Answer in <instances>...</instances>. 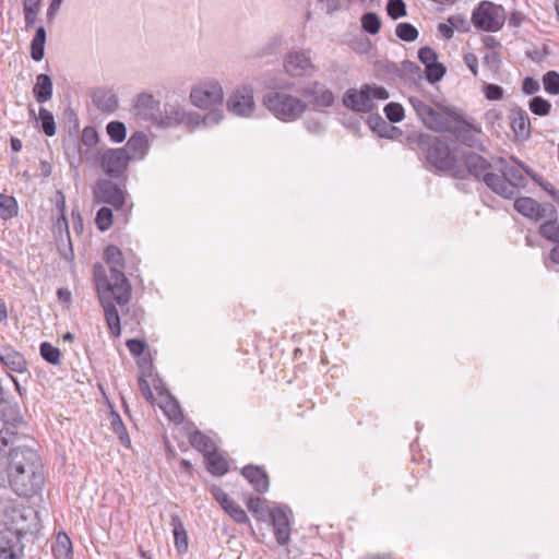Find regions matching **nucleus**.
Instances as JSON below:
<instances>
[{
  "instance_id": "nucleus-1",
  "label": "nucleus",
  "mask_w": 559,
  "mask_h": 559,
  "mask_svg": "<svg viewBox=\"0 0 559 559\" xmlns=\"http://www.w3.org/2000/svg\"><path fill=\"white\" fill-rule=\"evenodd\" d=\"M0 460V487L9 485L24 498H32L43 490L45 466L39 453L31 445L16 444Z\"/></svg>"
},
{
  "instance_id": "nucleus-2",
  "label": "nucleus",
  "mask_w": 559,
  "mask_h": 559,
  "mask_svg": "<svg viewBox=\"0 0 559 559\" xmlns=\"http://www.w3.org/2000/svg\"><path fill=\"white\" fill-rule=\"evenodd\" d=\"M104 261L109 266L110 277L105 267L96 263L94 265V278L96 289L110 290L117 294L116 301L119 306L128 305L131 299L132 287L124 275V255L119 247L109 245L104 250Z\"/></svg>"
},
{
  "instance_id": "nucleus-3",
  "label": "nucleus",
  "mask_w": 559,
  "mask_h": 559,
  "mask_svg": "<svg viewBox=\"0 0 559 559\" xmlns=\"http://www.w3.org/2000/svg\"><path fill=\"white\" fill-rule=\"evenodd\" d=\"M407 140L411 148L424 158L429 167L453 176L459 158L444 140L427 133L411 135Z\"/></svg>"
},
{
  "instance_id": "nucleus-4",
  "label": "nucleus",
  "mask_w": 559,
  "mask_h": 559,
  "mask_svg": "<svg viewBox=\"0 0 559 559\" xmlns=\"http://www.w3.org/2000/svg\"><path fill=\"white\" fill-rule=\"evenodd\" d=\"M461 159L463 164H460L457 160L453 178L467 179L473 177L478 181H483L490 190L497 189V185L493 183V181H497V178L492 171V165L484 156L476 152L467 151L462 153Z\"/></svg>"
},
{
  "instance_id": "nucleus-5",
  "label": "nucleus",
  "mask_w": 559,
  "mask_h": 559,
  "mask_svg": "<svg viewBox=\"0 0 559 559\" xmlns=\"http://www.w3.org/2000/svg\"><path fill=\"white\" fill-rule=\"evenodd\" d=\"M408 102L421 122L435 132L445 133L459 114L454 108L441 104L432 107L417 97H409Z\"/></svg>"
},
{
  "instance_id": "nucleus-6",
  "label": "nucleus",
  "mask_w": 559,
  "mask_h": 559,
  "mask_svg": "<svg viewBox=\"0 0 559 559\" xmlns=\"http://www.w3.org/2000/svg\"><path fill=\"white\" fill-rule=\"evenodd\" d=\"M263 105L282 121L297 120L308 107L304 100L282 92L265 94Z\"/></svg>"
},
{
  "instance_id": "nucleus-7",
  "label": "nucleus",
  "mask_w": 559,
  "mask_h": 559,
  "mask_svg": "<svg viewBox=\"0 0 559 559\" xmlns=\"http://www.w3.org/2000/svg\"><path fill=\"white\" fill-rule=\"evenodd\" d=\"M389 97V92L383 86L364 84L360 90H347L343 96V104L355 112L367 114L376 108L373 99L385 100Z\"/></svg>"
},
{
  "instance_id": "nucleus-8",
  "label": "nucleus",
  "mask_w": 559,
  "mask_h": 559,
  "mask_svg": "<svg viewBox=\"0 0 559 559\" xmlns=\"http://www.w3.org/2000/svg\"><path fill=\"white\" fill-rule=\"evenodd\" d=\"M0 420L2 421L0 444L5 447L14 445L22 435L20 430L26 427L19 405L3 397L2 402H0Z\"/></svg>"
},
{
  "instance_id": "nucleus-9",
  "label": "nucleus",
  "mask_w": 559,
  "mask_h": 559,
  "mask_svg": "<svg viewBox=\"0 0 559 559\" xmlns=\"http://www.w3.org/2000/svg\"><path fill=\"white\" fill-rule=\"evenodd\" d=\"M445 133L451 134L459 143L479 151H485V146L478 135L483 133L481 127L474 123L473 118H465L457 114Z\"/></svg>"
},
{
  "instance_id": "nucleus-10",
  "label": "nucleus",
  "mask_w": 559,
  "mask_h": 559,
  "mask_svg": "<svg viewBox=\"0 0 559 559\" xmlns=\"http://www.w3.org/2000/svg\"><path fill=\"white\" fill-rule=\"evenodd\" d=\"M504 20V9L489 1H481L472 14L474 26L485 32L499 31L503 26Z\"/></svg>"
},
{
  "instance_id": "nucleus-11",
  "label": "nucleus",
  "mask_w": 559,
  "mask_h": 559,
  "mask_svg": "<svg viewBox=\"0 0 559 559\" xmlns=\"http://www.w3.org/2000/svg\"><path fill=\"white\" fill-rule=\"evenodd\" d=\"M497 185L496 190H491L496 194L504 198L512 199L520 188H525L528 183L527 178L522 173L521 167L506 165L501 169V174H496Z\"/></svg>"
},
{
  "instance_id": "nucleus-12",
  "label": "nucleus",
  "mask_w": 559,
  "mask_h": 559,
  "mask_svg": "<svg viewBox=\"0 0 559 559\" xmlns=\"http://www.w3.org/2000/svg\"><path fill=\"white\" fill-rule=\"evenodd\" d=\"M130 155L126 154V150L108 148L99 157V164L104 173L114 179H120L124 176Z\"/></svg>"
},
{
  "instance_id": "nucleus-13",
  "label": "nucleus",
  "mask_w": 559,
  "mask_h": 559,
  "mask_svg": "<svg viewBox=\"0 0 559 559\" xmlns=\"http://www.w3.org/2000/svg\"><path fill=\"white\" fill-rule=\"evenodd\" d=\"M190 99L194 106L207 109L222 104L224 99L223 88L217 82L203 83L192 88Z\"/></svg>"
},
{
  "instance_id": "nucleus-14",
  "label": "nucleus",
  "mask_w": 559,
  "mask_h": 559,
  "mask_svg": "<svg viewBox=\"0 0 559 559\" xmlns=\"http://www.w3.org/2000/svg\"><path fill=\"white\" fill-rule=\"evenodd\" d=\"M514 209L523 216L536 222L544 218H551L557 215V210L551 203H539L530 197H520L515 199Z\"/></svg>"
},
{
  "instance_id": "nucleus-15",
  "label": "nucleus",
  "mask_w": 559,
  "mask_h": 559,
  "mask_svg": "<svg viewBox=\"0 0 559 559\" xmlns=\"http://www.w3.org/2000/svg\"><path fill=\"white\" fill-rule=\"evenodd\" d=\"M23 534L20 531L4 528L0 531V559H23Z\"/></svg>"
},
{
  "instance_id": "nucleus-16",
  "label": "nucleus",
  "mask_w": 559,
  "mask_h": 559,
  "mask_svg": "<svg viewBox=\"0 0 559 559\" xmlns=\"http://www.w3.org/2000/svg\"><path fill=\"white\" fill-rule=\"evenodd\" d=\"M227 109L234 115L249 117L254 110L253 90L248 85L237 88L227 99Z\"/></svg>"
},
{
  "instance_id": "nucleus-17",
  "label": "nucleus",
  "mask_w": 559,
  "mask_h": 559,
  "mask_svg": "<svg viewBox=\"0 0 559 559\" xmlns=\"http://www.w3.org/2000/svg\"><path fill=\"white\" fill-rule=\"evenodd\" d=\"M418 59L425 66V76L430 84H436L442 80L447 73V68L438 61V53L430 47H421L418 50Z\"/></svg>"
},
{
  "instance_id": "nucleus-18",
  "label": "nucleus",
  "mask_w": 559,
  "mask_h": 559,
  "mask_svg": "<svg viewBox=\"0 0 559 559\" xmlns=\"http://www.w3.org/2000/svg\"><path fill=\"white\" fill-rule=\"evenodd\" d=\"M100 305L105 312L106 323L112 336L118 337L121 334L120 317L115 306L116 296L114 292L97 289Z\"/></svg>"
},
{
  "instance_id": "nucleus-19",
  "label": "nucleus",
  "mask_w": 559,
  "mask_h": 559,
  "mask_svg": "<svg viewBox=\"0 0 559 559\" xmlns=\"http://www.w3.org/2000/svg\"><path fill=\"white\" fill-rule=\"evenodd\" d=\"M299 94L309 99L314 107H331L334 104V94L320 82H311L299 90Z\"/></svg>"
},
{
  "instance_id": "nucleus-20",
  "label": "nucleus",
  "mask_w": 559,
  "mask_h": 559,
  "mask_svg": "<svg viewBox=\"0 0 559 559\" xmlns=\"http://www.w3.org/2000/svg\"><path fill=\"white\" fill-rule=\"evenodd\" d=\"M95 197L115 209H120L124 204L123 191L111 180H98L95 190Z\"/></svg>"
},
{
  "instance_id": "nucleus-21",
  "label": "nucleus",
  "mask_w": 559,
  "mask_h": 559,
  "mask_svg": "<svg viewBox=\"0 0 559 559\" xmlns=\"http://www.w3.org/2000/svg\"><path fill=\"white\" fill-rule=\"evenodd\" d=\"M134 109L139 117L157 126L162 109L160 103L153 95L146 93L139 94L134 103Z\"/></svg>"
},
{
  "instance_id": "nucleus-22",
  "label": "nucleus",
  "mask_w": 559,
  "mask_h": 559,
  "mask_svg": "<svg viewBox=\"0 0 559 559\" xmlns=\"http://www.w3.org/2000/svg\"><path fill=\"white\" fill-rule=\"evenodd\" d=\"M284 68L288 75L298 78L306 74L308 69H313L309 51L289 52L284 60Z\"/></svg>"
},
{
  "instance_id": "nucleus-23",
  "label": "nucleus",
  "mask_w": 559,
  "mask_h": 559,
  "mask_svg": "<svg viewBox=\"0 0 559 559\" xmlns=\"http://www.w3.org/2000/svg\"><path fill=\"white\" fill-rule=\"evenodd\" d=\"M0 364L17 373H24L28 370V364L24 355L10 344H3L0 347Z\"/></svg>"
},
{
  "instance_id": "nucleus-24",
  "label": "nucleus",
  "mask_w": 559,
  "mask_h": 559,
  "mask_svg": "<svg viewBox=\"0 0 559 559\" xmlns=\"http://www.w3.org/2000/svg\"><path fill=\"white\" fill-rule=\"evenodd\" d=\"M240 473L258 493L262 495L269 490L270 477L263 466L248 464Z\"/></svg>"
},
{
  "instance_id": "nucleus-25",
  "label": "nucleus",
  "mask_w": 559,
  "mask_h": 559,
  "mask_svg": "<svg viewBox=\"0 0 559 559\" xmlns=\"http://www.w3.org/2000/svg\"><path fill=\"white\" fill-rule=\"evenodd\" d=\"M274 535L280 545H286L289 540V520L282 508H274L270 511Z\"/></svg>"
},
{
  "instance_id": "nucleus-26",
  "label": "nucleus",
  "mask_w": 559,
  "mask_h": 559,
  "mask_svg": "<svg viewBox=\"0 0 559 559\" xmlns=\"http://www.w3.org/2000/svg\"><path fill=\"white\" fill-rule=\"evenodd\" d=\"M510 126L516 139L527 140L531 135V121L527 112L515 108L510 115Z\"/></svg>"
},
{
  "instance_id": "nucleus-27",
  "label": "nucleus",
  "mask_w": 559,
  "mask_h": 559,
  "mask_svg": "<svg viewBox=\"0 0 559 559\" xmlns=\"http://www.w3.org/2000/svg\"><path fill=\"white\" fill-rule=\"evenodd\" d=\"M186 111L179 105L166 104L160 111V119L157 121V127L173 128L185 121Z\"/></svg>"
},
{
  "instance_id": "nucleus-28",
  "label": "nucleus",
  "mask_w": 559,
  "mask_h": 559,
  "mask_svg": "<svg viewBox=\"0 0 559 559\" xmlns=\"http://www.w3.org/2000/svg\"><path fill=\"white\" fill-rule=\"evenodd\" d=\"M122 150H126V154L130 155V159H141L147 152L148 142L146 135L141 132H134L126 143Z\"/></svg>"
},
{
  "instance_id": "nucleus-29",
  "label": "nucleus",
  "mask_w": 559,
  "mask_h": 559,
  "mask_svg": "<svg viewBox=\"0 0 559 559\" xmlns=\"http://www.w3.org/2000/svg\"><path fill=\"white\" fill-rule=\"evenodd\" d=\"M94 105L104 112H114L118 108V98L111 92L104 88H97L92 94Z\"/></svg>"
},
{
  "instance_id": "nucleus-30",
  "label": "nucleus",
  "mask_w": 559,
  "mask_h": 559,
  "mask_svg": "<svg viewBox=\"0 0 559 559\" xmlns=\"http://www.w3.org/2000/svg\"><path fill=\"white\" fill-rule=\"evenodd\" d=\"M53 92L52 80L48 74L40 73L36 76V83L33 87L35 99L43 104L51 99Z\"/></svg>"
},
{
  "instance_id": "nucleus-31",
  "label": "nucleus",
  "mask_w": 559,
  "mask_h": 559,
  "mask_svg": "<svg viewBox=\"0 0 559 559\" xmlns=\"http://www.w3.org/2000/svg\"><path fill=\"white\" fill-rule=\"evenodd\" d=\"M205 466L209 473L213 476H223L229 469V464L227 460L219 454L216 450H212L206 452L204 455Z\"/></svg>"
},
{
  "instance_id": "nucleus-32",
  "label": "nucleus",
  "mask_w": 559,
  "mask_h": 559,
  "mask_svg": "<svg viewBox=\"0 0 559 559\" xmlns=\"http://www.w3.org/2000/svg\"><path fill=\"white\" fill-rule=\"evenodd\" d=\"M170 525L175 537V546L179 554L188 550V535L181 518L178 514H171Z\"/></svg>"
},
{
  "instance_id": "nucleus-33",
  "label": "nucleus",
  "mask_w": 559,
  "mask_h": 559,
  "mask_svg": "<svg viewBox=\"0 0 559 559\" xmlns=\"http://www.w3.org/2000/svg\"><path fill=\"white\" fill-rule=\"evenodd\" d=\"M51 550L56 559H71L73 550L69 536L63 532L58 533Z\"/></svg>"
},
{
  "instance_id": "nucleus-34",
  "label": "nucleus",
  "mask_w": 559,
  "mask_h": 559,
  "mask_svg": "<svg viewBox=\"0 0 559 559\" xmlns=\"http://www.w3.org/2000/svg\"><path fill=\"white\" fill-rule=\"evenodd\" d=\"M53 233L55 234H59L60 238L63 237V233H64L66 238H67L68 243H69V248H68V250H62L60 245H58L60 253H61V255L64 259L73 258V250H72V245H71V240H70V233H69V224H68V219H67L66 214L61 213L59 215V217L57 218V221H56V223L53 225Z\"/></svg>"
},
{
  "instance_id": "nucleus-35",
  "label": "nucleus",
  "mask_w": 559,
  "mask_h": 559,
  "mask_svg": "<svg viewBox=\"0 0 559 559\" xmlns=\"http://www.w3.org/2000/svg\"><path fill=\"white\" fill-rule=\"evenodd\" d=\"M46 29L39 26L31 41V57L34 61H41L45 56Z\"/></svg>"
},
{
  "instance_id": "nucleus-36",
  "label": "nucleus",
  "mask_w": 559,
  "mask_h": 559,
  "mask_svg": "<svg viewBox=\"0 0 559 559\" xmlns=\"http://www.w3.org/2000/svg\"><path fill=\"white\" fill-rule=\"evenodd\" d=\"M110 426L111 430L118 436V439L121 444H123L126 448H131V439L129 437L128 430L120 417V415L112 411L110 413Z\"/></svg>"
},
{
  "instance_id": "nucleus-37",
  "label": "nucleus",
  "mask_w": 559,
  "mask_h": 559,
  "mask_svg": "<svg viewBox=\"0 0 559 559\" xmlns=\"http://www.w3.org/2000/svg\"><path fill=\"white\" fill-rule=\"evenodd\" d=\"M538 234L546 240L559 243V221L557 215L548 218L538 228Z\"/></svg>"
},
{
  "instance_id": "nucleus-38",
  "label": "nucleus",
  "mask_w": 559,
  "mask_h": 559,
  "mask_svg": "<svg viewBox=\"0 0 559 559\" xmlns=\"http://www.w3.org/2000/svg\"><path fill=\"white\" fill-rule=\"evenodd\" d=\"M368 124L379 136L392 139L389 131H399L394 126L389 124L380 115H371Z\"/></svg>"
},
{
  "instance_id": "nucleus-39",
  "label": "nucleus",
  "mask_w": 559,
  "mask_h": 559,
  "mask_svg": "<svg viewBox=\"0 0 559 559\" xmlns=\"http://www.w3.org/2000/svg\"><path fill=\"white\" fill-rule=\"evenodd\" d=\"M39 354L41 358L50 365L59 366L62 360L61 350L51 345L49 342H43L39 345Z\"/></svg>"
},
{
  "instance_id": "nucleus-40",
  "label": "nucleus",
  "mask_w": 559,
  "mask_h": 559,
  "mask_svg": "<svg viewBox=\"0 0 559 559\" xmlns=\"http://www.w3.org/2000/svg\"><path fill=\"white\" fill-rule=\"evenodd\" d=\"M0 216L3 219H10L17 215L19 206L14 197L0 193Z\"/></svg>"
},
{
  "instance_id": "nucleus-41",
  "label": "nucleus",
  "mask_w": 559,
  "mask_h": 559,
  "mask_svg": "<svg viewBox=\"0 0 559 559\" xmlns=\"http://www.w3.org/2000/svg\"><path fill=\"white\" fill-rule=\"evenodd\" d=\"M189 442L195 450L204 454L210 452L209 449L214 445L212 439L200 430H194L189 435Z\"/></svg>"
},
{
  "instance_id": "nucleus-42",
  "label": "nucleus",
  "mask_w": 559,
  "mask_h": 559,
  "mask_svg": "<svg viewBox=\"0 0 559 559\" xmlns=\"http://www.w3.org/2000/svg\"><path fill=\"white\" fill-rule=\"evenodd\" d=\"M38 120L41 124V130L47 136L56 134V122L53 115L45 107L39 108Z\"/></svg>"
},
{
  "instance_id": "nucleus-43",
  "label": "nucleus",
  "mask_w": 559,
  "mask_h": 559,
  "mask_svg": "<svg viewBox=\"0 0 559 559\" xmlns=\"http://www.w3.org/2000/svg\"><path fill=\"white\" fill-rule=\"evenodd\" d=\"M396 36L406 43L415 41L418 38V29L408 22L399 23L395 27Z\"/></svg>"
},
{
  "instance_id": "nucleus-44",
  "label": "nucleus",
  "mask_w": 559,
  "mask_h": 559,
  "mask_svg": "<svg viewBox=\"0 0 559 559\" xmlns=\"http://www.w3.org/2000/svg\"><path fill=\"white\" fill-rule=\"evenodd\" d=\"M528 108L534 115L545 117L550 114L551 104L542 96H534L528 102Z\"/></svg>"
},
{
  "instance_id": "nucleus-45",
  "label": "nucleus",
  "mask_w": 559,
  "mask_h": 559,
  "mask_svg": "<svg viewBox=\"0 0 559 559\" xmlns=\"http://www.w3.org/2000/svg\"><path fill=\"white\" fill-rule=\"evenodd\" d=\"M361 27L368 34H378L381 27V20L379 15L374 12L365 13L361 16Z\"/></svg>"
},
{
  "instance_id": "nucleus-46",
  "label": "nucleus",
  "mask_w": 559,
  "mask_h": 559,
  "mask_svg": "<svg viewBox=\"0 0 559 559\" xmlns=\"http://www.w3.org/2000/svg\"><path fill=\"white\" fill-rule=\"evenodd\" d=\"M106 131L110 140L116 143L123 142L127 136V128L124 123L118 120L110 121L106 127Z\"/></svg>"
},
{
  "instance_id": "nucleus-47",
  "label": "nucleus",
  "mask_w": 559,
  "mask_h": 559,
  "mask_svg": "<svg viewBox=\"0 0 559 559\" xmlns=\"http://www.w3.org/2000/svg\"><path fill=\"white\" fill-rule=\"evenodd\" d=\"M237 524H249V518L246 511L237 504L234 500H231L224 509H223Z\"/></svg>"
},
{
  "instance_id": "nucleus-48",
  "label": "nucleus",
  "mask_w": 559,
  "mask_h": 559,
  "mask_svg": "<svg viewBox=\"0 0 559 559\" xmlns=\"http://www.w3.org/2000/svg\"><path fill=\"white\" fill-rule=\"evenodd\" d=\"M265 503L266 499L260 497H249L246 501L248 510L255 516L258 521L265 519Z\"/></svg>"
},
{
  "instance_id": "nucleus-49",
  "label": "nucleus",
  "mask_w": 559,
  "mask_h": 559,
  "mask_svg": "<svg viewBox=\"0 0 559 559\" xmlns=\"http://www.w3.org/2000/svg\"><path fill=\"white\" fill-rule=\"evenodd\" d=\"M544 90L551 95L559 94V73L557 71H548L543 75Z\"/></svg>"
},
{
  "instance_id": "nucleus-50",
  "label": "nucleus",
  "mask_w": 559,
  "mask_h": 559,
  "mask_svg": "<svg viewBox=\"0 0 559 559\" xmlns=\"http://www.w3.org/2000/svg\"><path fill=\"white\" fill-rule=\"evenodd\" d=\"M112 218H114L112 211L109 207H107V206L100 207L97 211L96 218H95L97 228L100 231H105V230L109 229L110 226L112 225Z\"/></svg>"
},
{
  "instance_id": "nucleus-51",
  "label": "nucleus",
  "mask_w": 559,
  "mask_h": 559,
  "mask_svg": "<svg viewBox=\"0 0 559 559\" xmlns=\"http://www.w3.org/2000/svg\"><path fill=\"white\" fill-rule=\"evenodd\" d=\"M386 12L392 20H399L407 15L406 4L403 0H388Z\"/></svg>"
},
{
  "instance_id": "nucleus-52",
  "label": "nucleus",
  "mask_w": 559,
  "mask_h": 559,
  "mask_svg": "<svg viewBox=\"0 0 559 559\" xmlns=\"http://www.w3.org/2000/svg\"><path fill=\"white\" fill-rule=\"evenodd\" d=\"M384 114L390 122L396 123L404 119V108L401 104L391 102L385 105Z\"/></svg>"
},
{
  "instance_id": "nucleus-53",
  "label": "nucleus",
  "mask_w": 559,
  "mask_h": 559,
  "mask_svg": "<svg viewBox=\"0 0 559 559\" xmlns=\"http://www.w3.org/2000/svg\"><path fill=\"white\" fill-rule=\"evenodd\" d=\"M140 371L139 378H152L154 372V365L151 354H146L138 360Z\"/></svg>"
},
{
  "instance_id": "nucleus-54",
  "label": "nucleus",
  "mask_w": 559,
  "mask_h": 559,
  "mask_svg": "<svg viewBox=\"0 0 559 559\" xmlns=\"http://www.w3.org/2000/svg\"><path fill=\"white\" fill-rule=\"evenodd\" d=\"M483 62L491 72L498 73L502 61L499 52L490 50L485 53Z\"/></svg>"
},
{
  "instance_id": "nucleus-55",
  "label": "nucleus",
  "mask_w": 559,
  "mask_h": 559,
  "mask_svg": "<svg viewBox=\"0 0 559 559\" xmlns=\"http://www.w3.org/2000/svg\"><path fill=\"white\" fill-rule=\"evenodd\" d=\"M126 346L128 347L131 355L140 358V357L144 356V352H145V348L147 345L143 340L130 338V340H127Z\"/></svg>"
},
{
  "instance_id": "nucleus-56",
  "label": "nucleus",
  "mask_w": 559,
  "mask_h": 559,
  "mask_svg": "<svg viewBox=\"0 0 559 559\" xmlns=\"http://www.w3.org/2000/svg\"><path fill=\"white\" fill-rule=\"evenodd\" d=\"M81 142L87 146L92 147L98 142V133L94 127H85L82 131Z\"/></svg>"
},
{
  "instance_id": "nucleus-57",
  "label": "nucleus",
  "mask_w": 559,
  "mask_h": 559,
  "mask_svg": "<svg viewBox=\"0 0 559 559\" xmlns=\"http://www.w3.org/2000/svg\"><path fill=\"white\" fill-rule=\"evenodd\" d=\"M448 23L452 25L453 31L456 29L459 32H468L469 31V22L462 14L451 15L448 19Z\"/></svg>"
},
{
  "instance_id": "nucleus-58",
  "label": "nucleus",
  "mask_w": 559,
  "mask_h": 559,
  "mask_svg": "<svg viewBox=\"0 0 559 559\" xmlns=\"http://www.w3.org/2000/svg\"><path fill=\"white\" fill-rule=\"evenodd\" d=\"M210 492L214 497V499L219 503L222 509H224L230 501L228 495L218 486L213 485L210 488Z\"/></svg>"
},
{
  "instance_id": "nucleus-59",
  "label": "nucleus",
  "mask_w": 559,
  "mask_h": 559,
  "mask_svg": "<svg viewBox=\"0 0 559 559\" xmlns=\"http://www.w3.org/2000/svg\"><path fill=\"white\" fill-rule=\"evenodd\" d=\"M484 93L489 100H499L503 97V88L497 84L485 85Z\"/></svg>"
},
{
  "instance_id": "nucleus-60",
  "label": "nucleus",
  "mask_w": 559,
  "mask_h": 559,
  "mask_svg": "<svg viewBox=\"0 0 559 559\" xmlns=\"http://www.w3.org/2000/svg\"><path fill=\"white\" fill-rule=\"evenodd\" d=\"M540 88L539 82L532 76H527L523 80L522 91L526 95H534Z\"/></svg>"
},
{
  "instance_id": "nucleus-61",
  "label": "nucleus",
  "mask_w": 559,
  "mask_h": 559,
  "mask_svg": "<svg viewBox=\"0 0 559 559\" xmlns=\"http://www.w3.org/2000/svg\"><path fill=\"white\" fill-rule=\"evenodd\" d=\"M148 378H139L138 379V384H139V389L142 393V395L144 396V399L153 404L154 401H155V397H154V394L151 390V386H150V383L147 381Z\"/></svg>"
},
{
  "instance_id": "nucleus-62",
  "label": "nucleus",
  "mask_w": 559,
  "mask_h": 559,
  "mask_svg": "<svg viewBox=\"0 0 559 559\" xmlns=\"http://www.w3.org/2000/svg\"><path fill=\"white\" fill-rule=\"evenodd\" d=\"M222 119L223 114L221 110H211L202 117V124H204L205 127L214 126L219 123Z\"/></svg>"
},
{
  "instance_id": "nucleus-63",
  "label": "nucleus",
  "mask_w": 559,
  "mask_h": 559,
  "mask_svg": "<svg viewBox=\"0 0 559 559\" xmlns=\"http://www.w3.org/2000/svg\"><path fill=\"white\" fill-rule=\"evenodd\" d=\"M402 70L406 73H409L411 75H413V78H418V79H421L423 78V70L421 68L415 63L414 61H411V60H404L402 62Z\"/></svg>"
},
{
  "instance_id": "nucleus-64",
  "label": "nucleus",
  "mask_w": 559,
  "mask_h": 559,
  "mask_svg": "<svg viewBox=\"0 0 559 559\" xmlns=\"http://www.w3.org/2000/svg\"><path fill=\"white\" fill-rule=\"evenodd\" d=\"M164 412L169 417V419H171V420L176 421V420H179V419L182 418L180 406H179V404L176 401L169 403L164 408Z\"/></svg>"
}]
</instances>
